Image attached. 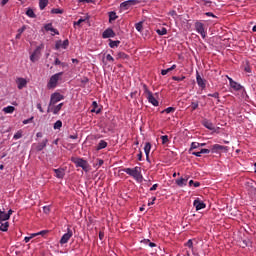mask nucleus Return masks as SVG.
Listing matches in <instances>:
<instances>
[{
	"instance_id": "obj_61",
	"label": "nucleus",
	"mask_w": 256,
	"mask_h": 256,
	"mask_svg": "<svg viewBox=\"0 0 256 256\" xmlns=\"http://www.w3.org/2000/svg\"><path fill=\"white\" fill-rule=\"evenodd\" d=\"M51 33H53L54 35H59V30L58 29H55V28H51Z\"/></svg>"
},
{
	"instance_id": "obj_28",
	"label": "nucleus",
	"mask_w": 256,
	"mask_h": 256,
	"mask_svg": "<svg viewBox=\"0 0 256 256\" xmlns=\"http://www.w3.org/2000/svg\"><path fill=\"white\" fill-rule=\"evenodd\" d=\"M47 5H49V0H39V8L41 11H43Z\"/></svg>"
},
{
	"instance_id": "obj_8",
	"label": "nucleus",
	"mask_w": 256,
	"mask_h": 256,
	"mask_svg": "<svg viewBox=\"0 0 256 256\" xmlns=\"http://www.w3.org/2000/svg\"><path fill=\"white\" fill-rule=\"evenodd\" d=\"M71 237H73V230H71V228H67V233H65L60 239V245L69 243V239H71Z\"/></svg>"
},
{
	"instance_id": "obj_53",
	"label": "nucleus",
	"mask_w": 256,
	"mask_h": 256,
	"mask_svg": "<svg viewBox=\"0 0 256 256\" xmlns=\"http://www.w3.org/2000/svg\"><path fill=\"white\" fill-rule=\"evenodd\" d=\"M208 97H214V99H219V93L215 92L213 94H208Z\"/></svg>"
},
{
	"instance_id": "obj_46",
	"label": "nucleus",
	"mask_w": 256,
	"mask_h": 256,
	"mask_svg": "<svg viewBox=\"0 0 256 256\" xmlns=\"http://www.w3.org/2000/svg\"><path fill=\"white\" fill-rule=\"evenodd\" d=\"M43 211L46 215H49L51 213V206H44Z\"/></svg>"
},
{
	"instance_id": "obj_4",
	"label": "nucleus",
	"mask_w": 256,
	"mask_h": 256,
	"mask_svg": "<svg viewBox=\"0 0 256 256\" xmlns=\"http://www.w3.org/2000/svg\"><path fill=\"white\" fill-rule=\"evenodd\" d=\"M71 161L76 167H81V169H83V171L86 173L89 171V162H87V160L83 158L72 157Z\"/></svg>"
},
{
	"instance_id": "obj_23",
	"label": "nucleus",
	"mask_w": 256,
	"mask_h": 256,
	"mask_svg": "<svg viewBox=\"0 0 256 256\" xmlns=\"http://www.w3.org/2000/svg\"><path fill=\"white\" fill-rule=\"evenodd\" d=\"M119 45H121V41L119 40H109V47H111V49H115V47H119Z\"/></svg>"
},
{
	"instance_id": "obj_27",
	"label": "nucleus",
	"mask_w": 256,
	"mask_h": 256,
	"mask_svg": "<svg viewBox=\"0 0 256 256\" xmlns=\"http://www.w3.org/2000/svg\"><path fill=\"white\" fill-rule=\"evenodd\" d=\"M116 59L119 60V59H129V55H127L125 52H118L117 55H116Z\"/></svg>"
},
{
	"instance_id": "obj_52",
	"label": "nucleus",
	"mask_w": 256,
	"mask_h": 256,
	"mask_svg": "<svg viewBox=\"0 0 256 256\" xmlns=\"http://www.w3.org/2000/svg\"><path fill=\"white\" fill-rule=\"evenodd\" d=\"M200 153H202V155H203V154H209V153H211V150L206 149V148H202V149L200 150Z\"/></svg>"
},
{
	"instance_id": "obj_7",
	"label": "nucleus",
	"mask_w": 256,
	"mask_h": 256,
	"mask_svg": "<svg viewBox=\"0 0 256 256\" xmlns=\"http://www.w3.org/2000/svg\"><path fill=\"white\" fill-rule=\"evenodd\" d=\"M195 30L201 35L203 39L207 37V31H205V24H203L202 22L195 23Z\"/></svg>"
},
{
	"instance_id": "obj_6",
	"label": "nucleus",
	"mask_w": 256,
	"mask_h": 256,
	"mask_svg": "<svg viewBox=\"0 0 256 256\" xmlns=\"http://www.w3.org/2000/svg\"><path fill=\"white\" fill-rule=\"evenodd\" d=\"M139 3H140L139 0H127L120 4V9L121 11H127L129 8L135 5H139Z\"/></svg>"
},
{
	"instance_id": "obj_15",
	"label": "nucleus",
	"mask_w": 256,
	"mask_h": 256,
	"mask_svg": "<svg viewBox=\"0 0 256 256\" xmlns=\"http://www.w3.org/2000/svg\"><path fill=\"white\" fill-rule=\"evenodd\" d=\"M230 87L234 89V91H241L243 89V86L241 84L237 83L235 80H232V78H228Z\"/></svg>"
},
{
	"instance_id": "obj_59",
	"label": "nucleus",
	"mask_w": 256,
	"mask_h": 256,
	"mask_svg": "<svg viewBox=\"0 0 256 256\" xmlns=\"http://www.w3.org/2000/svg\"><path fill=\"white\" fill-rule=\"evenodd\" d=\"M146 243H148L149 247H157V244L151 242L150 240H146Z\"/></svg>"
},
{
	"instance_id": "obj_3",
	"label": "nucleus",
	"mask_w": 256,
	"mask_h": 256,
	"mask_svg": "<svg viewBox=\"0 0 256 256\" xmlns=\"http://www.w3.org/2000/svg\"><path fill=\"white\" fill-rule=\"evenodd\" d=\"M63 99H65V96H63L61 93H52L50 96V102L47 113L51 112V107H53V105H57V103H59V101H63Z\"/></svg>"
},
{
	"instance_id": "obj_63",
	"label": "nucleus",
	"mask_w": 256,
	"mask_h": 256,
	"mask_svg": "<svg viewBox=\"0 0 256 256\" xmlns=\"http://www.w3.org/2000/svg\"><path fill=\"white\" fill-rule=\"evenodd\" d=\"M205 15H206V17H214V18H217V16H215V14H213L212 12H206Z\"/></svg>"
},
{
	"instance_id": "obj_51",
	"label": "nucleus",
	"mask_w": 256,
	"mask_h": 256,
	"mask_svg": "<svg viewBox=\"0 0 256 256\" xmlns=\"http://www.w3.org/2000/svg\"><path fill=\"white\" fill-rule=\"evenodd\" d=\"M54 65H62V67H65V63H62L59 61V58H56L54 61Z\"/></svg>"
},
{
	"instance_id": "obj_37",
	"label": "nucleus",
	"mask_w": 256,
	"mask_h": 256,
	"mask_svg": "<svg viewBox=\"0 0 256 256\" xmlns=\"http://www.w3.org/2000/svg\"><path fill=\"white\" fill-rule=\"evenodd\" d=\"M33 237H37V234L33 233L30 236H26L24 238L25 243H29L33 239Z\"/></svg>"
},
{
	"instance_id": "obj_18",
	"label": "nucleus",
	"mask_w": 256,
	"mask_h": 256,
	"mask_svg": "<svg viewBox=\"0 0 256 256\" xmlns=\"http://www.w3.org/2000/svg\"><path fill=\"white\" fill-rule=\"evenodd\" d=\"M57 179H63L65 177V169L58 168L53 170Z\"/></svg>"
},
{
	"instance_id": "obj_2",
	"label": "nucleus",
	"mask_w": 256,
	"mask_h": 256,
	"mask_svg": "<svg viewBox=\"0 0 256 256\" xmlns=\"http://www.w3.org/2000/svg\"><path fill=\"white\" fill-rule=\"evenodd\" d=\"M143 89L144 95L148 100V103H151V105H153L154 107H159V101L155 99L153 92L150 91V89L147 87V84H143Z\"/></svg>"
},
{
	"instance_id": "obj_35",
	"label": "nucleus",
	"mask_w": 256,
	"mask_h": 256,
	"mask_svg": "<svg viewBox=\"0 0 256 256\" xmlns=\"http://www.w3.org/2000/svg\"><path fill=\"white\" fill-rule=\"evenodd\" d=\"M156 33H157L158 35H167V28L163 27V28H161V29H157V30H156Z\"/></svg>"
},
{
	"instance_id": "obj_58",
	"label": "nucleus",
	"mask_w": 256,
	"mask_h": 256,
	"mask_svg": "<svg viewBox=\"0 0 256 256\" xmlns=\"http://www.w3.org/2000/svg\"><path fill=\"white\" fill-rule=\"evenodd\" d=\"M99 239L100 241H103V239H105V233L103 231L99 232Z\"/></svg>"
},
{
	"instance_id": "obj_49",
	"label": "nucleus",
	"mask_w": 256,
	"mask_h": 256,
	"mask_svg": "<svg viewBox=\"0 0 256 256\" xmlns=\"http://www.w3.org/2000/svg\"><path fill=\"white\" fill-rule=\"evenodd\" d=\"M49 233V230H42V231H40V232H38V233H34V235H47Z\"/></svg>"
},
{
	"instance_id": "obj_32",
	"label": "nucleus",
	"mask_w": 256,
	"mask_h": 256,
	"mask_svg": "<svg viewBox=\"0 0 256 256\" xmlns=\"http://www.w3.org/2000/svg\"><path fill=\"white\" fill-rule=\"evenodd\" d=\"M15 111V108L13 106H7V107H4L3 108V112L4 113H8V114H11Z\"/></svg>"
},
{
	"instance_id": "obj_39",
	"label": "nucleus",
	"mask_w": 256,
	"mask_h": 256,
	"mask_svg": "<svg viewBox=\"0 0 256 256\" xmlns=\"http://www.w3.org/2000/svg\"><path fill=\"white\" fill-rule=\"evenodd\" d=\"M162 113H175V108L174 107H168V108H166V109H164L163 111H162Z\"/></svg>"
},
{
	"instance_id": "obj_1",
	"label": "nucleus",
	"mask_w": 256,
	"mask_h": 256,
	"mask_svg": "<svg viewBox=\"0 0 256 256\" xmlns=\"http://www.w3.org/2000/svg\"><path fill=\"white\" fill-rule=\"evenodd\" d=\"M123 172L127 175H130V177H133L135 181H143V174H141V167H134V168H124Z\"/></svg>"
},
{
	"instance_id": "obj_31",
	"label": "nucleus",
	"mask_w": 256,
	"mask_h": 256,
	"mask_svg": "<svg viewBox=\"0 0 256 256\" xmlns=\"http://www.w3.org/2000/svg\"><path fill=\"white\" fill-rule=\"evenodd\" d=\"M92 106H93V109L91 110L92 113H97V114L101 113V109H97L99 107L97 102L94 101L92 103Z\"/></svg>"
},
{
	"instance_id": "obj_44",
	"label": "nucleus",
	"mask_w": 256,
	"mask_h": 256,
	"mask_svg": "<svg viewBox=\"0 0 256 256\" xmlns=\"http://www.w3.org/2000/svg\"><path fill=\"white\" fill-rule=\"evenodd\" d=\"M190 107L192 111H195L199 107V102L198 101L192 102Z\"/></svg>"
},
{
	"instance_id": "obj_30",
	"label": "nucleus",
	"mask_w": 256,
	"mask_h": 256,
	"mask_svg": "<svg viewBox=\"0 0 256 256\" xmlns=\"http://www.w3.org/2000/svg\"><path fill=\"white\" fill-rule=\"evenodd\" d=\"M0 221H9V214L0 210Z\"/></svg>"
},
{
	"instance_id": "obj_9",
	"label": "nucleus",
	"mask_w": 256,
	"mask_h": 256,
	"mask_svg": "<svg viewBox=\"0 0 256 256\" xmlns=\"http://www.w3.org/2000/svg\"><path fill=\"white\" fill-rule=\"evenodd\" d=\"M41 57V46H38L34 52L30 56V61L32 63H35L36 61H39V58Z\"/></svg>"
},
{
	"instance_id": "obj_21",
	"label": "nucleus",
	"mask_w": 256,
	"mask_h": 256,
	"mask_svg": "<svg viewBox=\"0 0 256 256\" xmlns=\"http://www.w3.org/2000/svg\"><path fill=\"white\" fill-rule=\"evenodd\" d=\"M62 108H63V103H60L54 106L53 108H50V111H52L54 115H58L59 111H61Z\"/></svg>"
},
{
	"instance_id": "obj_13",
	"label": "nucleus",
	"mask_w": 256,
	"mask_h": 256,
	"mask_svg": "<svg viewBox=\"0 0 256 256\" xmlns=\"http://www.w3.org/2000/svg\"><path fill=\"white\" fill-rule=\"evenodd\" d=\"M115 31L113 29L108 28L102 33V38L103 39H111L112 37H115Z\"/></svg>"
},
{
	"instance_id": "obj_26",
	"label": "nucleus",
	"mask_w": 256,
	"mask_h": 256,
	"mask_svg": "<svg viewBox=\"0 0 256 256\" xmlns=\"http://www.w3.org/2000/svg\"><path fill=\"white\" fill-rule=\"evenodd\" d=\"M105 147H107V142H105V140H100L96 147V151H101V149H105Z\"/></svg>"
},
{
	"instance_id": "obj_57",
	"label": "nucleus",
	"mask_w": 256,
	"mask_h": 256,
	"mask_svg": "<svg viewBox=\"0 0 256 256\" xmlns=\"http://www.w3.org/2000/svg\"><path fill=\"white\" fill-rule=\"evenodd\" d=\"M37 109L40 111V113H45V111L43 110V107L41 106V103H38L36 105Z\"/></svg>"
},
{
	"instance_id": "obj_47",
	"label": "nucleus",
	"mask_w": 256,
	"mask_h": 256,
	"mask_svg": "<svg viewBox=\"0 0 256 256\" xmlns=\"http://www.w3.org/2000/svg\"><path fill=\"white\" fill-rule=\"evenodd\" d=\"M173 81H185V76L179 77V76H173Z\"/></svg>"
},
{
	"instance_id": "obj_62",
	"label": "nucleus",
	"mask_w": 256,
	"mask_h": 256,
	"mask_svg": "<svg viewBox=\"0 0 256 256\" xmlns=\"http://www.w3.org/2000/svg\"><path fill=\"white\" fill-rule=\"evenodd\" d=\"M190 153H192V155H195V157H201L202 155L201 150L199 152H190Z\"/></svg>"
},
{
	"instance_id": "obj_14",
	"label": "nucleus",
	"mask_w": 256,
	"mask_h": 256,
	"mask_svg": "<svg viewBox=\"0 0 256 256\" xmlns=\"http://www.w3.org/2000/svg\"><path fill=\"white\" fill-rule=\"evenodd\" d=\"M196 81H197V85L199 87H201L202 89H205V87H207V84H206L207 81L205 79H203L201 77V75H199V72H197V74H196Z\"/></svg>"
},
{
	"instance_id": "obj_42",
	"label": "nucleus",
	"mask_w": 256,
	"mask_h": 256,
	"mask_svg": "<svg viewBox=\"0 0 256 256\" xmlns=\"http://www.w3.org/2000/svg\"><path fill=\"white\" fill-rule=\"evenodd\" d=\"M136 30L139 31V33H141V31H143V22H138L136 25Z\"/></svg>"
},
{
	"instance_id": "obj_20",
	"label": "nucleus",
	"mask_w": 256,
	"mask_h": 256,
	"mask_svg": "<svg viewBox=\"0 0 256 256\" xmlns=\"http://www.w3.org/2000/svg\"><path fill=\"white\" fill-rule=\"evenodd\" d=\"M144 153L146 155L147 161H149V153H151V144L147 142L144 146Z\"/></svg>"
},
{
	"instance_id": "obj_54",
	"label": "nucleus",
	"mask_w": 256,
	"mask_h": 256,
	"mask_svg": "<svg viewBox=\"0 0 256 256\" xmlns=\"http://www.w3.org/2000/svg\"><path fill=\"white\" fill-rule=\"evenodd\" d=\"M81 83H82L83 87H85V84H86V83H89V78L84 77V78L81 80Z\"/></svg>"
},
{
	"instance_id": "obj_33",
	"label": "nucleus",
	"mask_w": 256,
	"mask_h": 256,
	"mask_svg": "<svg viewBox=\"0 0 256 256\" xmlns=\"http://www.w3.org/2000/svg\"><path fill=\"white\" fill-rule=\"evenodd\" d=\"M51 13H52L53 15H63V10H61V9H59V8H53V9L51 10Z\"/></svg>"
},
{
	"instance_id": "obj_34",
	"label": "nucleus",
	"mask_w": 256,
	"mask_h": 256,
	"mask_svg": "<svg viewBox=\"0 0 256 256\" xmlns=\"http://www.w3.org/2000/svg\"><path fill=\"white\" fill-rule=\"evenodd\" d=\"M193 149H199V142H192L189 149V153L193 152Z\"/></svg>"
},
{
	"instance_id": "obj_24",
	"label": "nucleus",
	"mask_w": 256,
	"mask_h": 256,
	"mask_svg": "<svg viewBox=\"0 0 256 256\" xmlns=\"http://www.w3.org/2000/svg\"><path fill=\"white\" fill-rule=\"evenodd\" d=\"M118 18L119 16H117L116 12H109V23H113V21H116Z\"/></svg>"
},
{
	"instance_id": "obj_43",
	"label": "nucleus",
	"mask_w": 256,
	"mask_h": 256,
	"mask_svg": "<svg viewBox=\"0 0 256 256\" xmlns=\"http://www.w3.org/2000/svg\"><path fill=\"white\" fill-rule=\"evenodd\" d=\"M192 185H194V187H201V183L200 182H195L193 180L189 181V186L192 187Z\"/></svg>"
},
{
	"instance_id": "obj_48",
	"label": "nucleus",
	"mask_w": 256,
	"mask_h": 256,
	"mask_svg": "<svg viewBox=\"0 0 256 256\" xmlns=\"http://www.w3.org/2000/svg\"><path fill=\"white\" fill-rule=\"evenodd\" d=\"M53 28V24L52 23H48L44 26L45 31H51V29Z\"/></svg>"
},
{
	"instance_id": "obj_56",
	"label": "nucleus",
	"mask_w": 256,
	"mask_h": 256,
	"mask_svg": "<svg viewBox=\"0 0 256 256\" xmlns=\"http://www.w3.org/2000/svg\"><path fill=\"white\" fill-rule=\"evenodd\" d=\"M81 23H85V19L80 18L78 21L74 22V25H81Z\"/></svg>"
},
{
	"instance_id": "obj_60",
	"label": "nucleus",
	"mask_w": 256,
	"mask_h": 256,
	"mask_svg": "<svg viewBox=\"0 0 256 256\" xmlns=\"http://www.w3.org/2000/svg\"><path fill=\"white\" fill-rule=\"evenodd\" d=\"M51 33H53L54 35H59V30L58 29H55V28H51Z\"/></svg>"
},
{
	"instance_id": "obj_40",
	"label": "nucleus",
	"mask_w": 256,
	"mask_h": 256,
	"mask_svg": "<svg viewBox=\"0 0 256 256\" xmlns=\"http://www.w3.org/2000/svg\"><path fill=\"white\" fill-rule=\"evenodd\" d=\"M21 137H23V132L18 131L14 134L13 139L17 140V139H21Z\"/></svg>"
},
{
	"instance_id": "obj_19",
	"label": "nucleus",
	"mask_w": 256,
	"mask_h": 256,
	"mask_svg": "<svg viewBox=\"0 0 256 256\" xmlns=\"http://www.w3.org/2000/svg\"><path fill=\"white\" fill-rule=\"evenodd\" d=\"M203 125L204 127H206V129H209L210 131H215V125H213V122L209 120H204Z\"/></svg>"
},
{
	"instance_id": "obj_64",
	"label": "nucleus",
	"mask_w": 256,
	"mask_h": 256,
	"mask_svg": "<svg viewBox=\"0 0 256 256\" xmlns=\"http://www.w3.org/2000/svg\"><path fill=\"white\" fill-rule=\"evenodd\" d=\"M159 187V184H154L151 188L150 191H157V188Z\"/></svg>"
},
{
	"instance_id": "obj_45",
	"label": "nucleus",
	"mask_w": 256,
	"mask_h": 256,
	"mask_svg": "<svg viewBox=\"0 0 256 256\" xmlns=\"http://www.w3.org/2000/svg\"><path fill=\"white\" fill-rule=\"evenodd\" d=\"M106 61H108L109 63H114L115 58H113V56H111V54H107L106 55Z\"/></svg>"
},
{
	"instance_id": "obj_50",
	"label": "nucleus",
	"mask_w": 256,
	"mask_h": 256,
	"mask_svg": "<svg viewBox=\"0 0 256 256\" xmlns=\"http://www.w3.org/2000/svg\"><path fill=\"white\" fill-rule=\"evenodd\" d=\"M25 29H27V26H23L20 29H18L17 33L23 35V33H25Z\"/></svg>"
},
{
	"instance_id": "obj_11",
	"label": "nucleus",
	"mask_w": 256,
	"mask_h": 256,
	"mask_svg": "<svg viewBox=\"0 0 256 256\" xmlns=\"http://www.w3.org/2000/svg\"><path fill=\"white\" fill-rule=\"evenodd\" d=\"M221 151H229V147L222 146V145H219V144H214L212 146V149H211L212 153H221Z\"/></svg>"
},
{
	"instance_id": "obj_38",
	"label": "nucleus",
	"mask_w": 256,
	"mask_h": 256,
	"mask_svg": "<svg viewBox=\"0 0 256 256\" xmlns=\"http://www.w3.org/2000/svg\"><path fill=\"white\" fill-rule=\"evenodd\" d=\"M61 127H63V122L61 120L54 123V129H60Z\"/></svg>"
},
{
	"instance_id": "obj_55",
	"label": "nucleus",
	"mask_w": 256,
	"mask_h": 256,
	"mask_svg": "<svg viewBox=\"0 0 256 256\" xmlns=\"http://www.w3.org/2000/svg\"><path fill=\"white\" fill-rule=\"evenodd\" d=\"M186 245L189 247V249H193V240H188Z\"/></svg>"
},
{
	"instance_id": "obj_36",
	"label": "nucleus",
	"mask_w": 256,
	"mask_h": 256,
	"mask_svg": "<svg viewBox=\"0 0 256 256\" xmlns=\"http://www.w3.org/2000/svg\"><path fill=\"white\" fill-rule=\"evenodd\" d=\"M9 229V222H5L4 224L0 225V231H8Z\"/></svg>"
},
{
	"instance_id": "obj_5",
	"label": "nucleus",
	"mask_w": 256,
	"mask_h": 256,
	"mask_svg": "<svg viewBox=\"0 0 256 256\" xmlns=\"http://www.w3.org/2000/svg\"><path fill=\"white\" fill-rule=\"evenodd\" d=\"M61 77H63V72L56 73L50 77V80L47 83V89H55L57 83H59Z\"/></svg>"
},
{
	"instance_id": "obj_12",
	"label": "nucleus",
	"mask_w": 256,
	"mask_h": 256,
	"mask_svg": "<svg viewBox=\"0 0 256 256\" xmlns=\"http://www.w3.org/2000/svg\"><path fill=\"white\" fill-rule=\"evenodd\" d=\"M67 47H69V40L66 39L64 41H61V40L56 41V44H55L56 50L67 49Z\"/></svg>"
},
{
	"instance_id": "obj_25",
	"label": "nucleus",
	"mask_w": 256,
	"mask_h": 256,
	"mask_svg": "<svg viewBox=\"0 0 256 256\" xmlns=\"http://www.w3.org/2000/svg\"><path fill=\"white\" fill-rule=\"evenodd\" d=\"M174 69H177V65L173 64L170 68L161 70V75H167V73H171V71H174Z\"/></svg>"
},
{
	"instance_id": "obj_22",
	"label": "nucleus",
	"mask_w": 256,
	"mask_h": 256,
	"mask_svg": "<svg viewBox=\"0 0 256 256\" xmlns=\"http://www.w3.org/2000/svg\"><path fill=\"white\" fill-rule=\"evenodd\" d=\"M49 140L44 139L41 143H39L36 147L37 151H43L45 147H47V143Z\"/></svg>"
},
{
	"instance_id": "obj_41",
	"label": "nucleus",
	"mask_w": 256,
	"mask_h": 256,
	"mask_svg": "<svg viewBox=\"0 0 256 256\" xmlns=\"http://www.w3.org/2000/svg\"><path fill=\"white\" fill-rule=\"evenodd\" d=\"M160 139H162V145L169 143V136L167 135L161 136Z\"/></svg>"
},
{
	"instance_id": "obj_10",
	"label": "nucleus",
	"mask_w": 256,
	"mask_h": 256,
	"mask_svg": "<svg viewBox=\"0 0 256 256\" xmlns=\"http://www.w3.org/2000/svg\"><path fill=\"white\" fill-rule=\"evenodd\" d=\"M193 206L195 207L196 211H201V209H205V207H207V204L201 201V199L197 198L194 200Z\"/></svg>"
},
{
	"instance_id": "obj_17",
	"label": "nucleus",
	"mask_w": 256,
	"mask_h": 256,
	"mask_svg": "<svg viewBox=\"0 0 256 256\" xmlns=\"http://www.w3.org/2000/svg\"><path fill=\"white\" fill-rule=\"evenodd\" d=\"M16 84L18 89H24V87H27V80L25 78H17Z\"/></svg>"
},
{
	"instance_id": "obj_16",
	"label": "nucleus",
	"mask_w": 256,
	"mask_h": 256,
	"mask_svg": "<svg viewBox=\"0 0 256 256\" xmlns=\"http://www.w3.org/2000/svg\"><path fill=\"white\" fill-rule=\"evenodd\" d=\"M189 181V176H185L184 178L176 179L175 183L178 187H185L187 182Z\"/></svg>"
},
{
	"instance_id": "obj_29",
	"label": "nucleus",
	"mask_w": 256,
	"mask_h": 256,
	"mask_svg": "<svg viewBox=\"0 0 256 256\" xmlns=\"http://www.w3.org/2000/svg\"><path fill=\"white\" fill-rule=\"evenodd\" d=\"M26 15L27 17H30V19H35L37 17V15L35 14V12L33 11V9L29 8L26 11Z\"/></svg>"
}]
</instances>
